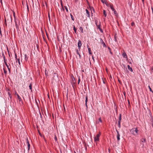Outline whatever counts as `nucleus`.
Wrapping results in <instances>:
<instances>
[{
	"mask_svg": "<svg viewBox=\"0 0 153 153\" xmlns=\"http://www.w3.org/2000/svg\"><path fill=\"white\" fill-rule=\"evenodd\" d=\"M130 132L134 136H137L139 134V131L137 127L132 128Z\"/></svg>",
	"mask_w": 153,
	"mask_h": 153,
	"instance_id": "1",
	"label": "nucleus"
},
{
	"mask_svg": "<svg viewBox=\"0 0 153 153\" xmlns=\"http://www.w3.org/2000/svg\"><path fill=\"white\" fill-rule=\"evenodd\" d=\"M100 135V133L99 132L97 134L96 136L94 137V140L95 142L98 141L99 140V137Z\"/></svg>",
	"mask_w": 153,
	"mask_h": 153,
	"instance_id": "2",
	"label": "nucleus"
},
{
	"mask_svg": "<svg viewBox=\"0 0 153 153\" xmlns=\"http://www.w3.org/2000/svg\"><path fill=\"white\" fill-rule=\"evenodd\" d=\"M119 121L118 123V126L119 128L120 127V121L121 120V114H120L119 117Z\"/></svg>",
	"mask_w": 153,
	"mask_h": 153,
	"instance_id": "3",
	"label": "nucleus"
},
{
	"mask_svg": "<svg viewBox=\"0 0 153 153\" xmlns=\"http://www.w3.org/2000/svg\"><path fill=\"white\" fill-rule=\"evenodd\" d=\"M78 47L79 49H80V48L81 47L82 45V44L80 40H78Z\"/></svg>",
	"mask_w": 153,
	"mask_h": 153,
	"instance_id": "4",
	"label": "nucleus"
},
{
	"mask_svg": "<svg viewBox=\"0 0 153 153\" xmlns=\"http://www.w3.org/2000/svg\"><path fill=\"white\" fill-rule=\"evenodd\" d=\"M100 42L102 44L103 47H106V45H105V43L103 41L102 39L100 38Z\"/></svg>",
	"mask_w": 153,
	"mask_h": 153,
	"instance_id": "5",
	"label": "nucleus"
},
{
	"mask_svg": "<svg viewBox=\"0 0 153 153\" xmlns=\"http://www.w3.org/2000/svg\"><path fill=\"white\" fill-rule=\"evenodd\" d=\"M116 131H117V140L118 141H119L120 140V134H119V132L118 131H117V130H116Z\"/></svg>",
	"mask_w": 153,
	"mask_h": 153,
	"instance_id": "6",
	"label": "nucleus"
},
{
	"mask_svg": "<svg viewBox=\"0 0 153 153\" xmlns=\"http://www.w3.org/2000/svg\"><path fill=\"white\" fill-rule=\"evenodd\" d=\"M4 63H5V65L7 67V68L8 69L9 73H10V72H11V71H10V68L9 67V65L7 64V62L5 61L4 60Z\"/></svg>",
	"mask_w": 153,
	"mask_h": 153,
	"instance_id": "7",
	"label": "nucleus"
},
{
	"mask_svg": "<svg viewBox=\"0 0 153 153\" xmlns=\"http://www.w3.org/2000/svg\"><path fill=\"white\" fill-rule=\"evenodd\" d=\"M122 55H123V57L124 58H127V55H126V53L125 52H124L123 53Z\"/></svg>",
	"mask_w": 153,
	"mask_h": 153,
	"instance_id": "8",
	"label": "nucleus"
},
{
	"mask_svg": "<svg viewBox=\"0 0 153 153\" xmlns=\"http://www.w3.org/2000/svg\"><path fill=\"white\" fill-rule=\"evenodd\" d=\"M16 95L17 96L19 100V101H21L22 100V99L19 96L18 94L16 93Z\"/></svg>",
	"mask_w": 153,
	"mask_h": 153,
	"instance_id": "9",
	"label": "nucleus"
},
{
	"mask_svg": "<svg viewBox=\"0 0 153 153\" xmlns=\"http://www.w3.org/2000/svg\"><path fill=\"white\" fill-rule=\"evenodd\" d=\"M85 10H86V13H87V17H88L89 18H90L89 12L88 10L87 9H86Z\"/></svg>",
	"mask_w": 153,
	"mask_h": 153,
	"instance_id": "10",
	"label": "nucleus"
},
{
	"mask_svg": "<svg viewBox=\"0 0 153 153\" xmlns=\"http://www.w3.org/2000/svg\"><path fill=\"white\" fill-rule=\"evenodd\" d=\"M96 24L97 27L98 28L100 29V31L102 32V30L100 28V25H97V24L96 23Z\"/></svg>",
	"mask_w": 153,
	"mask_h": 153,
	"instance_id": "11",
	"label": "nucleus"
},
{
	"mask_svg": "<svg viewBox=\"0 0 153 153\" xmlns=\"http://www.w3.org/2000/svg\"><path fill=\"white\" fill-rule=\"evenodd\" d=\"M127 66L128 70L130 71H131L132 72L133 71V70L130 67L129 65H128Z\"/></svg>",
	"mask_w": 153,
	"mask_h": 153,
	"instance_id": "12",
	"label": "nucleus"
},
{
	"mask_svg": "<svg viewBox=\"0 0 153 153\" xmlns=\"http://www.w3.org/2000/svg\"><path fill=\"white\" fill-rule=\"evenodd\" d=\"M88 97L87 96H86L85 97V105H86L87 107V102L88 101Z\"/></svg>",
	"mask_w": 153,
	"mask_h": 153,
	"instance_id": "13",
	"label": "nucleus"
},
{
	"mask_svg": "<svg viewBox=\"0 0 153 153\" xmlns=\"http://www.w3.org/2000/svg\"><path fill=\"white\" fill-rule=\"evenodd\" d=\"M110 7L111 9L113 11L114 10H115V9H114V8L113 7V6L112 5L110 4Z\"/></svg>",
	"mask_w": 153,
	"mask_h": 153,
	"instance_id": "14",
	"label": "nucleus"
},
{
	"mask_svg": "<svg viewBox=\"0 0 153 153\" xmlns=\"http://www.w3.org/2000/svg\"><path fill=\"white\" fill-rule=\"evenodd\" d=\"M27 147H28V150H29L30 149V144L29 141H28V140H27Z\"/></svg>",
	"mask_w": 153,
	"mask_h": 153,
	"instance_id": "15",
	"label": "nucleus"
},
{
	"mask_svg": "<svg viewBox=\"0 0 153 153\" xmlns=\"http://www.w3.org/2000/svg\"><path fill=\"white\" fill-rule=\"evenodd\" d=\"M141 141L142 142H146V140L145 138H143L141 139Z\"/></svg>",
	"mask_w": 153,
	"mask_h": 153,
	"instance_id": "16",
	"label": "nucleus"
},
{
	"mask_svg": "<svg viewBox=\"0 0 153 153\" xmlns=\"http://www.w3.org/2000/svg\"><path fill=\"white\" fill-rule=\"evenodd\" d=\"M88 52H89V54H91V55L92 54V53L91 52V50L90 48H88Z\"/></svg>",
	"mask_w": 153,
	"mask_h": 153,
	"instance_id": "17",
	"label": "nucleus"
},
{
	"mask_svg": "<svg viewBox=\"0 0 153 153\" xmlns=\"http://www.w3.org/2000/svg\"><path fill=\"white\" fill-rule=\"evenodd\" d=\"M103 14L105 16V17L107 16V14L106 13L105 11V10H104L103 11Z\"/></svg>",
	"mask_w": 153,
	"mask_h": 153,
	"instance_id": "18",
	"label": "nucleus"
},
{
	"mask_svg": "<svg viewBox=\"0 0 153 153\" xmlns=\"http://www.w3.org/2000/svg\"><path fill=\"white\" fill-rule=\"evenodd\" d=\"M79 29L80 30L81 33H83V29L82 28V27H80Z\"/></svg>",
	"mask_w": 153,
	"mask_h": 153,
	"instance_id": "19",
	"label": "nucleus"
},
{
	"mask_svg": "<svg viewBox=\"0 0 153 153\" xmlns=\"http://www.w3.org/2000/svg\"><path fill=\"white\" fill-rule=\"evenodd\" d=\"M29 89L31 90V91H32V84H30L29 85Z\"/></svg>",
	"mask_w": 153,
	"mask_h": 153,
	"instance_id": "20",
	"label": "nucleus"
},
{
	"mask_svg": "<svg viewBox=\"0 0 153 153\" xmlns=\"http://www.w3.org/2000/svg\"><path fill=\"white\" fill-rule=\"evenodd\" d=\"M75 33H76V28L74 26L73 27Z\"/></svg>",
	"mask_w": 153,
	"mask_h": 153,
	"instance_id": "21",
	"label": "nucleus"
},
{
	"mask_svg": "<svg viewBox=\"0 0 153 153\" xmlns=\"http://www.w3.org/2000/svg\"><path fill=\"white\" fill-rule=\"evenodd\" d=\"M26 5H27V9L28 10V11H29V10L28 5V4L27 3H26Z\"/></svg>",
	"mask_w": 153,
	"mask_h": 153,
	"instance_id": "22",
	"label": "nucleus"
},
{
	"mask_svg": "<svg viewBox=\"0 0 153 153\" xmlns=\"http://www.w3.org/2000/svg\"><path fill=\"white\" fill-rule=\"evenodd\" d=\"M149 89L150 91L152 92V93H153V91L152 90L151 88H150L149 86Z\"/></svg>",
	"mask_w": 153,
	"mask_h": 153,
	"instance_id": "23",
	"label": "nucleus"
},
{
	"mask_svg": "<svg viewBox=\"0 0 153 153\" xmlns=\"http://www.w3.org/2000/svg\"><path fill=\"white\" fill-rule=\"evenodd\" d=\"M71 18L74 21V18L73 17V16L71 14Z\"/></svg>",
	"mask_w": 153,
	"mask_h": 153,
	"instance_id": "24",
	"label": "nucleus"
},
{
	"mask_svg": "<svg viewBox=\"0 0 153 153\" xmlns=\"http://www.w3.org/2000/svg\"><path fill=\"white\" fill-rule=\"evenodd\" d=\"M65 8L66 11L67 12H68V8H67V7H66V6H65Z\"/></svg>",
	"mask_w": 153,
	"mask_h": 153,
	"instance_id": "25",
	"label": "nucleus"
},
{
	"mask_svg": "<svg viewBox=\"0 0 153 153\" xmlns=\"http://www.w3.org/2000/svg\"><path fill=\"white\" fill-rule=\"evenodd\" d=\"M113 11H114V13L115 15H117V12H116V11L115 10H114Z\"/></svg>",
	"mask_w": 153,
	"mask_h": 153,
	"instance_id": "26",
	"label": "nucleus"
},
{
	"mask_svg": "<svg viewBox=\"0 0 153 153\" xmlns=\"http://www.w3.org/2000/svg\"><path fill=\"white\" fill-rule=\"evenodd\" d=\"M4 73L5 74H6L7 73V71L5 70L4 68Z\"/></svg>",
	"mask_w": 153,
	"mask_h": 153,
	"instance_id": "27",
	"label": "nucleus"
},
{
	"mask_svg": "<svg viewBox=\"0 0 153 153\" xmlns=\"http://www.w3.org/2000/svg\"><path fill=\"white\" fill-rule=\"evenodd\" d=\"M76 53H77V54H79V51H78V50L77 49V50H76Z\"/></svg>",
	"mask_w": 153,
	"mask_h": 153,
	"instance_id": "28",
	"label": "nucleus"
},
{
	"mask_svg": "<svg viewBox=\"0 0 153 153\" xmlns=\"http://www.w3.org/2000/svg\"><path fill=\"white\" fill-rule=\"evenodd\" d=\"M25 59H26V60L27 59V55L26 54L25 55Z\"/></svg>",
	"mask_w": 153,
	"mask_h": 153,
	"instance_id": "29",
	"label": "nucleus"
},
{
	"mask_svg": "<svg viewBox=\"0 0 153 153\" xmlns=\"http://www.w3.org/2000/svg\"><path fill=\"white\" fill-rule=\"evenodd\" d=\"M99 120L100 121V122H102V120H101V118H99Z\"/></svg>",
	"mask_w": 153,
	"mask_h": 153,
	"instance_id": "30",
	"label": "nucleus"
},
{
	"mask_svg": "<svg viewBox=\"0 0 153 153\" xmlns=\"http://www.w3.org/2000/svg\"><path fill=\"white\" fill-rule=\"evenodd\" d=\"M45 74L46 76H47V75L48 74V72H47L46 70L45 71Z\"/></svg>",
	"mask_w": 153,
	"mask_h": 153,
	"instance_id": "31",
	"label": "nucleus"
},
{
	"mask_svg": "<svg viewBox=\"0 0 153 153\" xmlns=\"http://www.w3.org/2000/svg\"><path fill=\"white\" fill-rule=\"evenodd\" d=\"M18 63H19V64L20 65V62L19 59H18Z\"/></svg>",
	"mask_w": 153,
	"mask_h": 153,
	"instance_id": "32",
	"label": "nucleus"
},
{
	"mask_svg": "<svg viewBox=\"0 0 153 153\" xmlns=\"http://www.w3.org/2000/svg\"><path fill=\"white\" fill-rule=\"evenodd\" d=\"M134 25V23L133 22H132L131 23V25L132 26H133Z\"/></svg>",
	"mask_w": 153,
	"mask_h": 153,
	"instance_id": "33",
	"label": "nucleus"
},
{
	"mask_svg": "<svg viewBox=\"0 0 153 153\" xmlns=\"http://www.w3.org/2000/svg\"><path fill=\"white\" fill-rule=\"evenodd\" d=\"M79 82H80V79H78V84H79Z\"/></svg>",
	"mask_w": 153,
	"mask_h": 153,
	"instance_id": "34",
	"label": "nucleus"
},
{
	"mask_svg": "<svg viewBox=\"0 0 153 153\" xmlns=\"http://www.w3.org/2000/svg\"><path fill=\"white\" fill-rule=\"evenodd\" d=\"M128 104H129V105H130V102H129V100H128Z\"/></svg>",
	"mask_w": 153,
	"mask_h": 153,
	"instance_id": "35",
	"label": "nucleus"
},
{
	"mask_svg": "<svg viewBox=\"0 0 153 153\" xmlns=\"http://www.w3.org/2000/svg\"><path fill=\"white\" fill-rule=\"evenodd\" d=\"M79 0H75V2L76 3H77Z\"/></svg>",
	"mask_w": 153,
	"mask_h": 153,
	"instance_id": "36",
	"label": "nucleus"
},
{
	"mask_svg": "<svg viewBox=\"0 0 153 153\" xmlns=\"http://www.w3.org/2000/svg\"><path fill=\"white\" fill-rule=\"evenodd\" d=\"M78 55H79V58H81V56L80 55V54H78Z\"/></svg>",
	"mask_w": 153,
	"mask_h": 153,
	"instance_id": "37",
	"label": "nucleus"
},
{
	"mask_svg": "<svg viewBox=\"0 0 153 153\" xmlns=\"http://www.w3.org/2000/svg\"><path fill=\"white\" fill-rule=\"evenodd\" d=\"M151 69H152V70L153 71V67H152Z\"/></svg>",
	"mask_w": 153,
	"mask_h": 153,
	"instance_id": "38",
	"label": "nucleus"
},
{
	"mask_svg": "<svg viewBox=\"0 0 153 153\" xmlns=\"http://www.w3.org/2000/svg\"><path fill=\"white\" fill-rule=\"evenodd\" d=\"M92 9H93V11H94V8H93V7H92Z\"/></svg>",
	"mask_w": 153,
	"mask_h": 153,
	"instance_id": "39",
	"label": "nucleus"
},
{
	"mask_svg": "<svg viewBox=\"0 0 153 153\" xmlns=\"http://www.w3.org/2000/svg\"><path fill=\"white\" fill-rule=\"evenodd\" d=\"M16 57H17V56L16 55V54L15 55V58L16 59Z\"/></svg>",
	"mask_w": 153,
	"mask_h": 153,
	"instance_id": "40",
	"label": "nucleus"
},
{
	"mask_svg": "<svg viewBox=\"0 0 153 153\" xmlns=\"http://www.w3.org/2000/svg\"><path fill=\"white\" fill-rule=\"evenodd\" d=\"M5 23H6V19L5 20Z\"/></svg>",
	"mask_w": 153,
	"mask_h": 153,
	"instance_id": "41",
	"label": "nucleus"
},
{
	"mask_svg": "<svg viewBox=\"0 0 153 153\" xmlns=\"http://www.w3.org/2000/svg\"><path fill=\"white\" fill-rule=\"evenodd\" d=\"M91 16H93V13H91Z\"/></svg>",
	"mask_w": 153,
	"mask_h": 153,
	"instance_id": "42",
	"label": "nucleus"
},
{
	"mask_svg": "<svg viewBox=\"0 0 153 153\" xmlns=\"http://www.w3.org/2000/svg\"><path fill=\"white\" fill-rule=\"evenodd\" d=\"M10 98H11V96H10Z\"/></svg>",
	"mask_w": 153,
	"mask_h": 153,
	"instance_id": "43",
	"label": "nucleus"
},
{
	"mask_svg": "<svg viewBox=\"0 0 153 153\" xmlns=\"http://www.w3.org/2000/svg\"><path fill=\"white\" fill-rule=\"evenodd\" d=\"M0 1H1H1H2V0H0Z\"/></svg>",
	"mask_w": 153,
	"mask_h": 153,
	"instance_id": "44",
	"label": "nucleus"
},
{
	"mask_svg": "<svg viewBox=\"0 0 153 153\" xmlns=\"http://www.w3.org/2000/svg\"><path fill=\"white\" fill-rule=\"evenodd\" d=\"M48 17H49V18H50V16L49 15L48 16Z\"/></svg>",
	"mask_w": 153,
	"mask_h": 153,
	"instance_id": "45",
	"label": "nucleus"
},
{
	"mask_svg": "<svg viewBox=\"0 0 153 153\" xmlns=\"http://www.w3.org/2000/svg\"><path fill=\"white\" fill-rule=\"evenodd\" d=\"M142 145H143V146H144V144H142Z\"/></svg>",
	"mask_w": 153,
	"mask_h": 153,
	"instance_id": "46",
	"label": "nucleus"
},
{
	"mask_svg": "<svg viewBox=\"0 0 153 153\" xmlns=\"http://www.w3.org/2000/svg\"><path fill=\"white\" fill-rule=\"evenodd\" d=\"M108 49H110V48H108Z\"/></svg>",
	"mask_w": 153,
	"mask_h": 153,
	"instance_id": "47",
	"label": "nucleus"
},
{
	"mask_svg": "<svg viewBox=\"0 0 153 153\" xmlns=\"http://www.w3.org/2000/svg\"><path fill=\"white\" fill-rule=\"evenodd\" d=\"M75 153H76V152H75Z\"/></svg>",
	"mask_w": 153,
	"mask_h": 153,
	"instance_id": "48",
	"label": "nucleus"
}]
</instances>
